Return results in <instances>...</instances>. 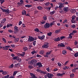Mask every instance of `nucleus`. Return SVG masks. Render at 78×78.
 Wrapping results in <instances>:
<instances>
[{
	"mask_svg": "<svg viewBox=\"0 0 78 78\" xmlns=\"http://www.w3.org/2000/svg\"><path fill=\"white\" fill-rule=\"evenodd\" d=\"M8 31H9V32L10 33H12V32H13L12 30H9Z\"/></svg>",
	"mask_w": 78,
	"mask_h": 78,
	"instance_id": "obj_52",
	"label": "nucleus"
},
{
	"mask_svg": "<svg viewBox=\"0 0 78 78\" xmlns=\"http://www.w3.org/2000/svg\"><path fill=\"white\" fill-rule=\"evenodd\" d=\"M13 67V64H11L10 66H9V68H12Z\"/></svg>",
	"mask_w": 78,
	"mask_h": 78,
	"instance_id": "obj_51",
	"label": "nucleus"
},
{
	"mask_svg": "<svg viewBox=\"0 0 78 78\" xmlns=\"http://www.w3.org/2000/svg\"><path fill=\"white\" fill-rule=\"evenodd\" d=\"M30 78H37V77L36 76H35V75H34V76L33 77H32Z\"/></svg>",
	"mask_w": 78,
	"mask_h": 78,
	"instance_id": "obj_48",
	"label": "nucleus"
},
{
	"mask_svg": "<svg viewBox=\"0 0 78 78\" xmlns=\"http://www.w3.org/2000/svg\"><path fill=\"white\" fill-rule=\"evenodd\" d=\"M6 18L3 19L1 20V23H4L6 21Z\"/></svg>",
	"mask_w": 78,
	"mask_h": 78,
	"instance_id": "obj_12",
	"label": "nucleus"
},
{
	"mask_svg": "<svg viewBox=\"0 0 78 78\" xmlns=\"http://www.w3.org/2000/svg\"><path fill=\"white\" fill-rule=\"evenodd\" d=\"M35 14H37V13H38V11L37 10H35L34 12Z\"/></svg>",
	"mask_w": 78,
	"mask_h": 78,
	"instance_id": "obj_56",
	"label": "nucleus"
},
{
	"mask_svg": "<svg viewBox=\"0 0 78 78\" xmlns=\"http://www.w3.org/2000/svg\"><path fill=\"white\" fill-rule=\"evenodd\" d=\"M27 50H28V49H27V47H24L23 48V51H27Z\"/></svg>",
	"mask_w": 78,
	"mask_h": 78,
	"instance_id": "obj_23",
	"label": "nucleus"
},
{
	"mask_svg": "<svg viewBox=\"0 0 78 78\" xmlns=\"http://www.w3.org/2000/svg\"><path fill=\"white\" fill-rule=\"evenodd\" d=\"M17 71H14L13 74V76H15V75H16L17 73Z\"/></svg>",
	"mask_w": 78,
	"mask_h": 78,
	"instance_id": "obj_29",
	"label": "nucleus"
},
{
	"mask_svg": "<svg viewBox=\"0 0 78 78\" xmlns=\"http://www.w3.org/2000/svg\"><path fill=\"white\" fill-rule=\"evenodd\" d=\"M71 27L73 28H75V27H76V26H75V25L74 24H73V25Z\"/></svg>",
	"mask_w": 78,
	"mask_h": 78,
	"instance_id": "obj_43",
	"label": "nucleus"
},
{
	"mask_svg": "<svg viewBox=\"0 0 78 78\" xmlns=\"http://www.w3.org/2000/svg\"><path fill=\"white\" fill-rule=\"evenodd\" d=\"M47 75L48 78H52L53 76V74L49 73H48Z\"/></svg>",
	"mask_w": 78,
	"mask_h": 78,
	"instance_id": "obj_6",
	"label": "nucleus"
},
{
	"mask_svg": "<svg viewBox=\"0 0 78 78\" xmlns=\"http://www.w3.org/2000/svg\"><path fill=\"white\" fill-rule=\"evenodd\" d=\"M22 21H20L19 22V25H21V24H22Z\"/></svg>",
	"mask_w": 78,
	"mask_h": 78,
	"instance_id": "obj_46",
	"label": "nucleus"
},
{
	"mask_svg": "<svg viewBox=\"0 0 78 78\" xmlns=\"http://www.w3.org/2000/svg\"><path fill=\"white\" fill-rule=\"evenodd\" d=\"M9 78H14V76H11Z\"/></svg>",
	"mask_w": 78,
	"mask_h": 78,
	"instance_id": "obj_64",
	"label": "nucleus"
},
{
	"mask_svg": "<svg viewBox=\"0 0 78 78\" xmlns=\"http://www.w3.org/2000/svg\"><path fill=\"white\" fill-rule=\"evenodd\" d=\"M5 0H0V1L1 3V4H2L4 2H5Z\"/></svg>",
	"mask_w": 78,
	"mask_h": 78,
	"instance_id": "obj_31",
	"label": "nucleus"
},
{
	"mask_svg": "<svg viewBox=\"0 0 78 78\" xmlns=\"http://www.w3.org/2000/svg\"><path fill=\"white\" fill-rule=\"evenodd\" d=\"M25 7H27V8H30V7L32 6V5H25Z\"/></svg>",
	"mask_w": 78,
	"mask_h": 78,
	"instance_id": "obj_26",
	"label": "nucleus"
},
{
	"mask_svg": "<svg viewBox=\"0 0 78 78\" xmlns=\"http://www.w3.org/2000/svg\"><path fill=\"white\" fill-rule=\"evenodd\" d=\"M51 9V7H49L47 8V10H48V11H50V9Z\"/></svg>",
	"mask_w": 78,
	"mask_h": 78,
	"instance_id": "obj_62",
	"label": "nucleus"
},
{
	"mask_svg": "<svg viewBox=\"0 0 78 78\" xmlns=\"http://www.w3.org/2000/svg\"><path fill=\"white\" fill-rule=\"evenodd\" d=\"M74 74H72L70 75V77L71 78H73L74 77Z\"/></svg>",
	"mask_w": 78,
	"mask_h": 78,
	"instance_id": "obj_27",
	"label": "nucleus"
},
{
	"mask_svg": "<svg viewBox=\"0 0 78 78\" xmlns=\"http://www.w3.org/2000/svg\"><path fill=\"white\" fill-rule=\"evenodd\" d=\"M34 30L35 31H36V32H40V30H39V29L37 28H36Z\"/></svg>",
	"mask_w": 78,
	"mask_h": 78,
	"instance_id": "obj_18",
	"label": "nucleus"
},
{
	"mask_svg": "<svg viewBox=\"0 0 78 78\" xmlns=\"http://www.w3.org/2000/svg\"><path fill=\"white\" fill-rule=\"evenodd\" d=\"M9 77V75H7V76H4L5 78H8Z\"/></svg>",
	"mask_w": 78,
	"mask_h": 78,
	"instance_id": "obj_38",
	"label": "nucleus"
},
{
	"mask_svg": "<svg viewBox=\"0 0 78 78\" xmlns=\"http://www.w3.org/2000/svg\"><path fill=\"white\" fill-rule=\"evenodd\" d=\"M14 30L15 31H19V29H18V28L16 26H15L14 27Z\"/></svg>",
	"mask_w": 78,
	"mask_h": 78,
	"instance_id": "obj_19",
	"label": "nucleus"
},
{
	"mask_svg": "<svg viewBox=\"0 0 78 78\" xmlns=\"http://www.w3.org/2000/svg\"><path fill=\"white\" fill-rule=\"evenodd\" d=\"M72 71L73 72H76V69H75V68H74L73 69H72Z\"/></svg>",
	"mask_w": 78,
	"mask_h": 78,
	"instance_id": "obj_47",
	"label": "nucleus"
},
{
	"mask_svg": "<svg viewBox=\"0 0 78 78\" xmlns=\"http://www.w3.org/2000/svg\"><path fill=\"white\" fill-rule=\"evenodd\" d=\"M55 13V11H53L50 12V14L53 15V14H54Z\"/></svg>",
	"mask_w": 78,
	"mask_h": 78,
	"instance_id": "obj_24",
	"label": "nucleus"
},
{
	"mask_svg": "<svg viewBox=\"0 0 78 78\" xmlns=\"http://www.w3.org/2000/svg\"><path fill=\"white\" fill-rule=\"evenodd\" d=\"M64 3H60V5L58 7V8H62L64 6Z\"/></svg>",
	"mask_w": 78,
	"mask_h": 78,
	"instance_id": "obj_11",
	"label": "nucleus"
},
{
	"mask_svg": "<svg viewBox=\"0 0 78 78\" xmlns=\"http://www.w3.org/2000/svg\"><path fill=\"white\" fill-rule=\"evenodd\" d=\"M38 39L40 40H43V39L45 38V35H43L41 37V36H38Z\"/></svg>",
	"mask_w": 78,
	"mask_h": 78,
	"instance_id": "obj_7",
	"label": "nucleus"
},
{
	"mask_svg": "<svg viewBox=\"0 0 78 78\" xmlns=\"http://www.w3.org/2000/svg\"><path fill=\"white\" fill-rule=\"evenodd\" d=\"M66 48L67 49H68V50H70V51H72L73 50L72 49L70 48V47H67Z\"/></svg>",
	"mask_w": 78,
	"mask_h": 78,
	"instance_id": "obj_17",
	"label": "nucleus"
},
{
	"mask_svg": "<svg viewBox=\"0 0 78 78\" xmlns=\"http://www.w3.org/2000/svg\"><path fill=\"white\" fill-rule=\"evenodd\" d=\"M29 63L30 64H31V65H33L34 64V67H36V63H37V60L35 59H33L30 61Z\"/></svg>",
	"mask_w": 78,
	"mask_h": 78,
	"instance_id": "obj_1",
	"label": "nucleus"
},
{
	"mask_svg": "<svg viewBox=\"0 0 78 78\" xmlns=\"http://www.w3.org/2000/svg\"><path fill=\"white\" fill-rule=\"evenodd\" d=\"M30 75L31 76H32V77H33L34 75V74L33 73H30Z\"/></svg>",
	"mask_w": 78,
	"mask_h": 78,
	"instance_id": "obj_42",
	"label": "nucleus"
},
{
	"mask_svg": "<svg viewBox=\"0 0 78 78\" xmlns=\"http://www.w3.org/2000/svg\"><path fill=\"white\" fill-rule=\"evenodd\" d=\"M50 27V24L48 23H46L44 25V27L45 28H48Z\"/></svg>",
	"mask_w": 78,
	"mask_h": 78,
	"instance_id": "obj_5",
	"label": "nucleus"
},
{
	"mask_svg": "<svg viewBox=\"0 0 78 78\" xmlns=\"http://www.w3.org/2000/svg\"><path fill=\"white\" fill-rule=\"evenodd\" d=\"M3 12H6L8 14H9L10 13V11L9 10V9H4L3 10Z\"/></svg>",
	"mask_w": 78,
	"mask_h": 78,
	"instance_id": "obj_3",
	"label": "nucleus"
},
{
	"mask_svg": "<svg viewBox=\"0 0 78 78\" xmlns=\"http://www.w3.org/2000/svg\"><path fill=\"white\" fill-rule=\"evenodd\" d=\"M70 12L72 13H74V12H76V10L75 9H71L70 10Z\"/></svg>",
	"mask_w": 78,
	"mask_h": 78,
	"instance_id": "obj_13",
	"label": "nucleus"
},
{
	"mask_svg": "<svg viewBox=\"0 0 78 78\" xmlns=\"http://www.w3.org/2000/svg\"><path fill=\"white\" fill-rule=\"evenodd\" d=\"M25 52H23V54H20L19 55L21 56H22V57H23V56H24V55H25Z\"/></svg>",
	"mask_w": 78,
	"mask_h": 78,
	"instance_id": "obj_16",
	"label": "nucleus"
},
{
	"mask_svg": "<svg viewBox=\"0 0 78 78\" xmlns=\"http://www.w3.org/2000/svg\"><path fill=\"white\" fill-rule=\"evenodd\" d=\"M63 10H64V11H66V12L68 11V7L64 8Z\"/></svg>",
	"mask_w": 78,
	"mask_h": 78,
	"instance_id": "obj_15",
	"label": "nucleus"
},
{
	"mask_svg": "<svg viewBox=\"0 0 78 78\" xmlns=\"http://www.w3.org/2000/svg\"><path fill=\"white\" fill-rule=\"evenodd\" d=\"M46 70L48 71V72H50V68H49V67H48L47 68Z\"/></svg>",
	"mask_w": 78,
	"mask_h": 78,
	"instance_id": "obj_41",
	"label": "nucleus"
},
{
	"mask_svg": "<svg viewBox=\"0 0 78 78\" xmlns=\"http://www.w3.org/2000/svg\"><path fill=\"white\" fill-rule=\"evenodd\" d=\"M49 4H50V3L49 2L46 3H45V5H46V6H48V5H49Z\"/></svg>",
	"mask_w": 78,
	"mask_h": 78,
	"instance_id": "obj_40",
	"label": "nucleus"
},
{
	"mask_svg": "<svg viewBox=\"0 0 78 78\" xmlns=\"http://www.w3.org/2000/svg\"><path fill=\"white\" fill-rule=\"evenodd\" d=\"M2 49H3V50H6V48L5 46L4 47H2Z\"/></svg>",
	"mask_w": 78,
	"mask_h": 78,
	"instance_id": "obj_45",
	"label": "nucleus"
},
{
	"mask_svg": "<svg viewBox=\"0 0 78 78\" xmlns=\"http://www.w3.org/2000/svg\"><path fill=\"white\" fill-rule=\"evenodd\" d=\"M25 2L27 3H28V0H25Z\"/></svg>",
	"mask_w": 78,
	"mask_h": 78,
	"instance_id": "obj_63",
	"label": "nucleus"
},
{
	"mask_svg": "<svg viewBox=\"0 0 78 78\" xmlns=\"http://www.w3.org/2000/svg\"><path fill=\"white\" fill-rule=\"evenodd\" d=\"M58 65L60 66L61 67V64L60 63V62H58Z\"/></svg>",
	"mask_w": 78,
	"mask_h": 78,
	"instance_id": "obj_53",
	"label": "nucleus"
},
{
	"mask_svg": "<svg viewBox=\"0 0 78 78\" xmlns=\"http://www.w3.org/2000/svg\"><path fill=\"white\" fill-rule=\"evenodd\" d=\"M44 52V51H43V50L41 51H40V54H41V55H42V54H43Z\"/></svg>",
	"mask_w": 78,
	"mask_h": 78,
	"instance_id": "obj_33",
	"label": "nucleus"
},
{
	"mask_svg": "<svg viewBox=\"0 0 78 78\" xmlns=\"http://www.w3.org/2000/svg\"><path fill=\"white\" fill-rule=\"evenodd\" d=\"M57 75V76H62V74H60V73H58Z\"/></svg>",
	"mask_w": 78,
	"mask_h": 78,
	"instance_id": "obj_32",
	"label": "nucleus"
},
{
	"mask_svg": "<svg viewBox=\"0 0 78 78\" xmlns=\"http://www.w3.org/2000/svg\"><path fill=\"white\" fill-rule=\"evenodd\" d=\"M3 41H4V42H6V40L4 38H3Z\"/></svg>",
	"mask_w": 78,
	"mask_h": 78,
	"instance_id": "obj_61",
	"label": "nucleus"
},
{
	"mask_svg": "<svg viewBox=\"0 0 78 78\" xmlns=\"http://www.w3.org/2000/svg\"><path fill=\"white\" fill-rule=\"evenodd\" d=\"M5 47L6 48H10L11 47V46L9 45L5 46Z\"/></svg>",
	"mask_w": 78,
	"mask_h": 78,
	"instance_id": "obj_44",
	"label": "nucleus"
},
{
	"mask_svg": "<svg viewBox=\"0 0 78 78\" xmlns=\"http://www.w3.org/2000/svg\"><path fill=\"white\" fill-rule=\"evenodd\" d=\"M58 46L60 47H65V45L63 43L59 44H58Z\"/></svg>",
	"mask_w": 78,
	"mask_h": 78,
	"instance_id": "obj_8",
	"label": "nucleus"
},
{
	"mask_svg": "<svg viewBox=\"0 0 78 78\" xmlns=\"http://www.w3.org/2000/svg\"><path fill=\"white\" fill-rule=\"evenodd\" d=\"M74 44L75 45H76L78 44V42H77V41H75V42H74Z\"/></svg>",
	"mask_w": 78,
	"mask_h": 78,
	"instance_id": "obj_55",
	"label": "nucleus"
},
{
	"mask_svg": "<svg viewBox=\"0 0 78 78\" xmlns=\"http://www.w3.org/2000/svg\"><path fill=\"white\" fill-rule=\"evenodd\" d=\"M37 53V51H36V50H34L31 53L32 54V55H34V53Z\"/></svg>",
	"mask_w": 78,
	"mask_h": 78,
	"instance_id": "obj_22",
	"label": "nucleus"
},
{
	"mask_svg": "<svg viewBox=\"0 0 78 78\" xmlns=\"http://www.w3.org/2000/svg\"><path fill=\"white\" fill-rule=\"evenodd\" d=\"M17 56H15L14 57H13V59H17Z\"/></svg>",
	"mask_w": 78,
	"mask_h": 78,
	"instance_id": "obj_50",
	"label": "nucleus"
},
{
	"mask_svg": "<svg viewBox=\"0 0 78 78\" xmlns=\"http://www.w3.org/2000/svg\"><path fill=\"white\" fill-rule=\"evenodd\" d=\"M66 37H65L62 36L60 37L61 40H62V39H64Z\"/></svg>",
	"mask_w": 78,
	"mask_h": 78,
	"instance_id": "obj_39",
	"label": "nucleus"
},
{
	"mask_svg": "<svg viewBox=\"0 0 78 78\" xmlns=\"http://www.w3.org/2000/svg\"><path fill=\"white\" fill-rule=\"evenodd\" d=\"M48 36H51V34H52V33L51 32H49V33H47Z\"/></svg>",
	"mask_w": 78,
	"mask_h": 78,
	"instance_id": "obj_21",
	"label": "nucleus"
},
{
	"mask_svg": "<svg viewBox=\"0 0 78 78\" xmlns=\"http://www.w3.org/2000/svg\"><path fill=\"white\" fill-rule=\"evenodd\" d=\"M54 41H55V42H57V41H60V37H58L56 38H54Z\"/></svg>",
	"mask_w": 78,
	"mask_h": 78,
	"instance_id": "obj_10",
	"label": "nucleus"
},
{
	"mask_svg": "<svg viewBox=\"0 0 78 78\" xmlns=\"http://www.w3.org/2000/svg\"><path fill=\"white\" fill-rule=\"evenodd\" d=\"M63 3V5L64 4H65V5H67V4H68V2H64Z\"/></svg>",
	"mask_w": 78,
	"mask_h": 78,
	"instance_id": "obj_57",
	"label": "nucleus"
},
{
	"mask_svg": "<svg viewBox=\"0 0 78 78\" xmlns=\"http://www.w3.org/2000/svg\"><path fill=\"white\" fill-rule=\"evenodd\" d=\"M76 33V31L74 30L73 31L72 33Z\"/></svg>",
	"mask_w": 78,
	"mask_h": 78,
	"instance_id": "obj_60",
	"label": "nucleus"
},
{
	"mask_svg": "<svg viewBox=\"0 0 78 78\" xmlns=\"http://www.w3.org/2000/svg\"><path fill=\"white\" fill-rule=\"evenodd\" d=\"M7 73H6V71H4L3 72L2 74H3V75H6Z\"/></svg>",
	"mask_w": 78,
	"mask_h": 78,
	"instance_id": "obj_37",
	"label": "nucleus"
},
{
	"mask_svg": "<svg viewBox=\"0 0 78 78\" xmlns=\"http://www.w3.org/2000/svg\"><path fill=\"white\" fill-rule=\"evenodd\" d=\"M22 14L23 15H24V14L25 15H26V11L25 10L23 11L22 12Z\"/></svg>",
	"mask_w": 78,
	"mask_h": 78,
	"instance_id": "obj_20",
	"label": "nucleus"
},
{
	"mask_svg": "<svg viewBox=\"0 0 78 78\" xmlns=\"http://www.w3.org/2000/svg\"><path fill=\"white\" fill-rule=\"evenodd\" d=\"M67 54V51L65 50H64L62 51V54L63 55H66Z\"/></svg>",
	"mask_w": 78,
	"mask_h": 78,
	"instance_id": "obj_14",
	"label": "nucleus"
},
{
	"mask_svg": "<svg viewBox=\"0 0 78 78\" xmlns=\"http://www.w3.org/2000/svg\"><path fill=\"white\" fill-rule=\"evenodd\" d=\"M34 41V39L32 37H31L30 36H29V38L28 39L29 42H32Z\"/></svg>",
	"mask_w": 78,
	"mask_h": 78,
	"instance_id": "obj_4",
	"label": "nucleus"
},
{
	"mask_svg": "<svg viewBox=\"0 0 78 78\" xmlns=\"http://www.w3.org/2000/svg\"><path fill=\"white\" fill-rule=\"evenodd\" d=\"M36 65L37 66H38L39 67H42V63L41 62L37 63Z\"/></svg>",
	"mask_w": 78,
	"mask_h": 78,
	"instance_id": "obj_9",
	"label": "nucleus"
},
{
	"mask_svg": "<svg viewBox=\"0 0 78 78\" xmlns=\"http://www.w3.org/2000/svg\"><path fill=\"white\" fill-rule=\"evenodd\" d=\"M75 18H76V16H73L72 17V20H71V21H72L73 20H74V19H75Z\"/></svg>",
	"mask_w": 78,
	"mask_h": 78,
	"instance_id": "obj_28",
	"label": "nucleus"
},
{
	"mask_svg": "<svg viewBox=\"0 0 78 78\" xmlns=\"http://www.w3.org/2000/svg\"><path fill=\"white\" fill-rule=\"evenodd\" d=\"M48 45H49V43H45L44 45L42 46V47L43 48H48V47L49 46Z\"/></svg>",
	"mask_w": 78,
	"mask_h": 78,
	"instance_id": "obj_2",
	"label": "nucleus"
},
{
	"mask_svg": "<svg viewBox=\"0 0 78 78\" xmlns=\"http://www.w3.org/2000/svg\"><path fill=\"white\" fill-rule=\"evenodd\" d=\"M74 56L75 57H77V56H78V52L76 53L74 55Z\"/></svg>",
	"mask_w": 78,
	"mask_h": 78,
	"instance_id": "obj_34",
	"label": "nucleus"
},
{
	"mask_svg": "<svg viewBox=\"0 0 78 78\" xmlns=\"http://www.w3.org/2000/svg\"><path fill=\"white\" fill-rule=\"evenodd\" d=\"M43 19L44 20H47V16H44L43 17Z\"/></svg>",
	"mask_w": 78,
	"mask_h": 78,
	"instance_id": "obj_36",
	"label": "nucleus"
},
{
	"mask_svg": "<svg viewBox=\"0 0 78 78\" xmlns=\"http://www.w3.org/2000/svg\"><path fill=\"white\" fill-rule=\"evenodd\" d=\"M16 67H19L20 66V63H17V64H15V65Z\"/></svg>",
	"mask_w": 78,
	"mask_h": 78,
	"instance_id": "obj_30",
	"label": "nucleus"
},
{
	"mask_svg": "<svg viewBox=\"0 0 78 78\" xmlns=\"http://www.w3.org/2000/svg\"><path fill=\"white\" fill-rule=\"evenodd\" d=\"M37 8L38 9H39L40 10H42V7L38 6L37 7Z\"/></svg>",
	"mask_w": 78,
	"mask_h": 78,
	"instance_id": "obj_25",
	"label": "nucleus"
},
{
	"mask_svg": "<svg viewBox=\"0 0 78 78\" xmlns=\"http://www.w3.org/2000/svg\"><path fill=\"white\" fill-rule=\"evenodd\" d=\"M16 42H18L19 40V38H16L15 40Z\"/></svg>",
	"mask_w": 78,
	"mask_h": 78,
	"instance_id": "obj_35",
	"label": "nucleus"
},
{
	"mask_svg": "<svg viewBox=\"0 0 78 78\" xmlns=\"http://www.w3.org/2000/svg\"><path fill=\"white\" fill-rule=\"evenodd\" d=\"M51 52V51H50V52H47L46 53V55H49L50 54Z\"/></svg>",
	"mask_w": 78,
	"mask_h": 78,
	"instance_id": "obj_54",
	"label": "nucleus"
},
{
	"mask_svg": "<svg viewBox=\"0 0 78 78\" xmlns=\"http://www.w3.org/2000/svg\"><path fill=\"white\" fill-rule=\"evenodd\" d=\"M11 46L12 47H13V48H14V47H15V45H14L12 44L11 45Z\"/></svg>",
	"mask_w": 78,
	"mask_h": 78,
	"instance_id": "obj_58",
	"label": "nucleus"
},
{
	"mask_svg": "<svg viewBox=\"0 0 78 78\" xmlns=\"http://www.w3.org/2000/svg\"><path fill=\"white\" fill-rule=\"evenodd\" d=\"M36 41H34L33 42V44L34 45H36Z\"/></svg>",
	"mask_w": 78,
	"mask_h": 78,
	"instance_id": "obj_49",
	"label": "nucleus"
},
{
	"mask_svg": "<svg viewBox=\"0 0 78 78\" xmlns=\"http://www.w3.org/2000/svg\"><path fill=\"white\" fill-rule=\"evenodd\" d=\"M68 39H72V36H69L68 37Z\"/></svg>",
	"mask_w": 78,
	"mask_h": 78,
	"instance_id": "obj_59",
	"label": "nucleus"
}]
</instances>
